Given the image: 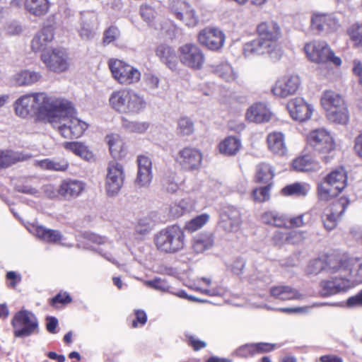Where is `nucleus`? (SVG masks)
Returning a JSON list of instances; mask_svg holds the SVG:
<instances>
[{
    "label": "nucleus",
    "instance_id": "nucleus-46",
    "mask_svg": "<svg viewBox=\"0 0 362 362\" xmlns=\"http://www.w3.org/2000/svg\"><path fill=\"white\" fill-rule=\"evenodd\" d=\"M209 219L210 216L208 214H202L186 222L185 229L189 233H194L203 228Z\"/></svg>",
    "mask_w": 362,
    "mask_h": 362
},
{
    "label": "nucleus",
    "instance_id": "nucleus-58",
    "mask_svg": "<svg viewBox=\"0 0 362 362\" xmlns=\"http://www.w3.org/2000/svg\"><path fill=\"white\" fill-rule=\"evenodd\" d=\"M144 284L160 291H167L169 288L166 282L160 279H156L151 281H145Z\"/></svg>",
    "mask_w": 362,
    "mask_h": 362
},
{
    "label": "nucleus",
    "instance_id": "nucleus-55",
    "mask_svg": "<svg viewBox=\"0 0 362 362\" xmlns=\"http://www.w3.org/2000/svg\"><path fill=\"white\" fill-rule=\"evenodd\" d=\"M250 350H255V354H262L265 352H269L274 350L276 345L275 344L269 343H257L252 346H247Z\"/></svg>",
    "mask_w": 362,
    "mask_h": 362
},
{
    "label": "nucleus",
    "instance_id": "nucleus-30",
    "mask_svg": "<svg viewBox=\"0 0 362 362\" xmlns=\"http://www.w3.org/2000/svg\"><path fill=\"white\" fill-rule=\"evenodd\" d=\"M346 103L344 98L332 90H325L320 96V105L325 114Z\"/></svg>",
    "mask_w": 362,
    "mask_h": 362
},
{
    "label": "nucleus",
    "instance_id": "nucleus-22",
    "mask_svg": "<svg viewBox=\"0 0 362 362\" xmlns=\"http://www.w3.org/2000/svg\"><path fill=\"white\" fill-rule=\"evenodd\" d=\"M345 209L346 206L344 202H337L325 210L322 221L324 226L327 230L335 228L339 218Z\"/></svg>",
    "mask_w": 362,
    "mask_h": 362
},
{
    "label": "nucleus",
    "instance_id": "nucleus-8",
    "mask_svg": "<svg viewBox=\"0 0 362 362\" xmlns=\"http://www.w3.org/2000/svg\"><path fill=\"white\" fill-rule=\"evenodd\" d=\"M304 52L308 59L315 64H327L332 62L339 66L341 59L336 57L329 45L325 41L313 40L306 43Z\"/></svg>",
    "mask_w": 362,
    "mask_h": 362
},
{
    "label": "nucleus",
    "instance_id": "nucleus-15",
    "mask_svg": "<svg viewBox=\"0 0 362 362\" xmlns=\"http://www.w3.org/2000/svg\"><path fill=\"white\" fill-rule=\"evenodd\" d=\"M197 40L208 49L218 51L224 46L226 35L217 28L206 27L199 32Z\"/></svg>",
    "mask_w": 362,
    "mask_h": 362
},
{
    "label": "nucleus",
    "instance_id": "nucleus-9",
    "mask_svg": "<svg viewBox=\"0 0 362 362\" xmlns=\"http://www.w3.org/2000/svg\"><path fill=\"white\" fill-rule=\"evenodd\" d=\"M108 66L112 77L119 84L129 86L137 83L141 76L140 71L134 66L124 61L110 59Z\"/></svg>",
    "mask_w": 362,
    "mask_h": 362
},
{
    "label": "nucleus",
    "instance_id": "nucleus-3",
    "mask_svg": "<svg viewBox=\"0 0 362 362\" xmlns=\"http://www.w3.org/2000/svg\"><path fill=\"white\" fill-rule=\"evenodd\" d=\"M258 40L247 42L244 46V54L246 57L252 54H267L274 60L281 58L282 51L278 44L281 37V29L279 25L273 21H264L257 26Z\"/></svg>",
    "mask_w": 362,
    "mask_h": 362
},
{
    "label": "nucleus",
    "instance_id": "nucleus-14",
    "mask_svg": "<svg viewBox=\"0 0 362 362\" xmlns=\"http://www.w3.org/2000/svg\"><path fill=\"white\" fill-rule=\"evenodd\" d=\"M286 109L291 118L298 122L310 120L315 110L314 106L302 97H295L289 100Z\"/></svg>",
    "mask_w": 362,
    "mask_h": 362
},
{
    "label": "nucleus",
    "instance_id": "nucleus-36",
    "mask_svg": "<svg viewBox=\"0 0 362 362\" xmlns=\"http://www.w3.org/2000/svg\"><path fill=\"white\" fill-rule=\"evenodd\" d=\"M105 141L109 146L111 155L115 158H119L124 155V143L121 136L117 134L106 136Z\"/></svg>",
    "mask_w": 362,
    "mask_h": 362
},
{
    "label": "nucleus",
    "instance_id": "nucleus-52",
    "mask_svg": "<svg viewBox=\"0 0 362 362\" xmlns=\"http://www.w3.org/2000/svg\"><path fill=\"white\" fill-rule=\"evenodd\" d=\"M120 36V31L116 26H110L103 33V42L109 45L116 41Z\"/></svg>",
    "mask_w": 362,
    "mask_h": 362
},
{
    "label": "nucleus",
    "instance_id": "nucleus-37",
    "mask_svg": "<svg viewBox=\"0 0 362 362\" xmlns=\"http://www.w3.org/2000/svg\"><path fill=\"white\" fill-rule=\"evenodd\" d=\"M95 18L94 15H83L81 28L78 30L79 35L83 40H90L95 35Z\"/></svg>",
    "mask_w": 362,
    "mask_h": 362
},
{
    "label": "nucleus",
    "instance_id": "nucleus-49",
    "mask_svg": "<svg viewBox=\"0 0 362 362\" xmlns=\"http://www.w3.org/2000/svg\"><path fill=\"white\" fill-rule=\"evenodd\" d=\"M21 160V156L15 152L0 151V167L6 168Z\"/></svg>",
    "mask_w": 362,
    "mask_h": 362
},
{
    "label": "nucleus",
    "instance_id": "nucleus-59",
    "mask_svg": "<svg viewBox=\"0 0 362 362\" xmlns=\"http://www.w3.org/2000/svg\"><path fill=\"white\" fill-rule=\"evenodd\" d=\"M144 81L150 90H156L159 87L160 79L153 74H146L144 76Z\"/></svg>",
    "mask_w": 362,
    "mask_h": 362
},
{
    "label": "nucleus",
    "instance_id": "nucleus-33",
    "mask_svg": "<svg viewBox=\"0 0 362 362\" xmlns=\"http://www.w3.org/2000/svg\"><path fill=\"white\" fill-rule=\"evenodd\" d=\"M84 189V185L78 180H64L62 182L59 193L64 197L71 198L78 196Z\"/></svg>",
    "mask_w": 362,
    "mask_h": 362
},
{
    "label": "nucleus",
    "instance_id": "nucleus-63",
    "mask_svg": "<svg viewBox=\"0 0 362 362\" xmlns=\"http://www.w3.org/2000/svg\"><path fill=\"white\" fill-rule=\"evenodd\" d=\"M303 217H304V215H300L296 217H292L290 218H288V228L289 227L299 228V227H302V226H305L306 223L304 221Z\"/></svg>",
    "mask_w": 362,
    "mask_h": 362
},
{
    "label": "nucleus",
    "instance_id": "nucleus-44",
    "mask_svg": "<svg viewBox=\"0 0 362 362\" xmlns=\"http://www.w3.org/2000/svg\"><path fill=\"white\" fill-rule=\"evenodd\" d=\"M36 165L44 170L64 171L69 166V163L64 159H45L36 162Z\"/></svg>",
    "mask_w": 362,
    "mask_h": 362
},
{
    "label": "nucleus",
    "instance_id": "nucleus-23",
    "mask_svg": "<svg viewBox=\"0 0 362 362\" xmlns=\"http://www.w3.org/2000/svg\"><path fill=\"white\" fill-rule=\"evenodd\" d=\"M137 165L138 172L135 182L139 187H146L152 180L151 160L147 156H139Z\"/></svg>",
    "mask_w": 362,
    "mask_h": 362
},
{
    "label": "nucleus",
    "instance_id": "nucleus-40",
    "mask_svg": "<svg viewBox=\"0 0 362 362\" xmlns=\"http://www.w3.org/2000/svg\"><path fill=\"white\" fill-rule=\"evenodd\" d=\"M33 233L40 240L47 243H59L63 239L59 231L47 229L42 226L34 227Z\"/></svg>",
    "mask_w": 362,
    "mask_h": 362
},
{
    "label": "nucleus",
    "instance_id": "nucleus-5",
    "mask_svg": "<svg viewBox=\"0 0 362 362\" xmlns=\"http://www.w3.org/2000/svg\"><path fill=\"white\" fill-rule=\"evenodd\" d=\"M326 270L329 274L339 273L349 281L351 288L362 283V257L346 255L330 256L327 258Z\"/></svg>",
    "mask_w": 362,
    "mask_h": 362
},
{
    "label": "nucleus",
    "instance_id": "nucleus-16",
    "mask_svg": "<svg viewBox=\"0 0 362 362\" xmlns=\"http://www.w3.org/2000/svg\"><path fill=\"white\" fill-rule=\"evenodd\" d=\"M14 327V335L16 337L30 336L37 327L35 315L27 310H22L16 313L12 320Z\"/></svg>",
    "mask_w": 362,
    "mask_h": 362
},
{
    "label": "nucleus",
    "instance_id": "nucleus-42",
    "mask_svg": "<svg viewBox=\"0 0 362 362\" xmlns=\"http://www.w3.org/2000/svg\"><path fill=\"white\" fill-rule=\"evenodd\" d=\"M310 190V186L305 182H295L284 187L281 192L285 196L304 197Z\"/></svg>",
    "mask_w": 362,
    "mask_h": 362
},
{
    "label": "nucleus",
    "instance_id": "nucleus-1",
    "mask_svg": "<svg viewBox=\"0 0 362 362\" xmlns=\"http://www.w3.org/2000/svg\"><path fill=\"white\" fill-rule=\"evenodd\" d=\"M59 134L65 139L81 136L88 125L74 116V108L70 101L59 97L47 121Z\"/></svg>",
    "mask_w": 362,
    "mask_h": 362
},
{
    "label": "nucleus",
    "instance_id": "nucleus-10",
    "mask_svg": "<svg viewBox=\"0 0 362 362\" xmlns=\"http://www.w3.org/2000/svg\"><path fill=\"white\" fill-rule=\"evenodd\" d=\"M307 140L315 151L322 155L323 160L328 163L329 157L326 154L331 153L336 147L332 134L324 128L315 129L309 132Z\"/></svg>",
    "mask_w": 362,
    "mask_h": 362
},
{
    "label": "nucleus",
    "instance_id": "nucleus-31",
    "mask_svg": "<svg viewBox=\"0 0 362 362\" xmlns=\"http://www.w3.org/2000/svg\"><path fill=\"white\" fill-rule=\"evenodd\" d=\"M25 10L35 17H42L49 9V0H23Z\"/></svg>",
    "mask_w": 362,
    "mask_h": 362
},
{
    "label": "nucleus",
    "instance_id": "nucleus-19",
    "mask_svg": "<svg viewBox=\"0 0 362 362\" xmlns=\"http://www.w3.org/2000/svg\"><path fill=\"white\" fill-rule=\"evenodd\" d=\"M41 59L46 67L51 71L62 73L66 71L69 66V59L64 51L54 49L51 51L44 52Z\"/></svg>",
    "mask_w": 362,
    "mask_h": 362
},
{
    "label": "nucleus",
    "instance_id": "nucleus-11",
    "mask_svg": "<svg viewBox=\"0 0 362 362\" xmlns=\"http://www.w3.org/2000/svg\"><path fill=\"white\" fill-rule=\"evenodd\" d=\"M178 58L186 67L192 70H201L205 64V54L196 44L186 43L178 49Z\"/></svg>",
    "mask_w": 362,
    "mask_h": 362
},
{
    "label": "nucleus",
    "instance_id": "nucleus-32",
    "mask_svg": "<svg viewBox=\"0 0 362 362\" xmlns=\"http://www.w3.org/2000/svg\"><path fill=\"white\" fill-rule=\"evenodd\" d=\"M269 292L272 297L282 300L300 299L302 296L296 289L284 285L272 286Z\"/></svg>",
    "mask_w": 362,
    "mask_h": 362
},
{
    "label": "nucleus",
    "instance_id": "nucleus-38",
    "mask_svg": "<svg viewBox=\"0 0 362 362\" xmlns=\"http://www.w3.org/2000/svg\"><path fill=\"white\" fill-rule=\"evenodd\" d=\"M332 123L344 125L349 122V112L346 103L325 114Z\"/></svg>",
    "mask_w": 362,
    "mask_h": 362
},
{
    "label": "nucleus",
    "instance_id": "nucleus-18",
    "mask_svg": "<svg viewBox=\"0 0 362 362\" xmlns=\"http://www.w3.org/2000/svg\"><path fill=\"white\" fill-rule=\"evenodd\" d=\"M170 9L174 16L188 27H194L198 24L199 18L192 7L182 0H173Z\"/></svg>",
    "mask_w": 362,
    "mask_h": 362
},
{
    "label": "nucleus",
    "instance_id": "nucleus-6",
    "mask_svg": "<svg viewBox=\"0 0 362 362\" xmlns=\"http://www.w3.org/2000/svg\"><path fill=\"white\" fill-rule=\"evenodd\" d=\"M154 243L162 252L175 253L184 248L185 235L180 227L172 226L158 232L154 237Z\"/></svg>",
    "mask_w": 362,
    "mask_h": 362
},
{
    "label": "nucleus",
    "instance_id": "nucleus-7",
    "mask_svg": "<svg viewBox=\"0 0 362 362\" xmlns=\"http://www.w3.org/2000/svg\"><path fill=\"white\" fill-rule=\"evenodd\" d=\"M347 175L343 168L331 172L318 186V195L322 200L327 201L337 197L346 186Z\"/></svg>",
    "mask_w": 362,
    "mask_h": 362
},
{
    "label": "nucleus",
    "instance_id": "nucleus-47",
    "mask_svg": "<svg viewBox=\"0 0 362 362\" xmlns=\"http://www.w3.org/2000/svg\"><path fill=\"white\" fill-rule=\"evenodd\" d=\"M216 74L222 79L227 82H233L237 78V73L228 63H221L218 64L216 69Z\"/></svg>",
    "mask_w": 362,
    "mask_h": 362
},
{
    "label": "nucleus",
    "instance_id": "nucleus-17",
    "mask_svg": "<svg viewBox=\"0 0 362 362\" xmlns=\"http://www.w3.org/2000/svg\"><path fill=\"white\" fill-rule=\"evenodd\" d=\"M176 163L186 171L198 170L202 164V154L194 147L186 146L180 149L175 158Z\"/></svg>",
    "mask_w": 362,
    "mask_h": 362
},
{
    "label": "nucleus",
    "instance_id": "nucleus-25",
    "mask_svg": "<svg viewBox=\"0 0 362 362\" xmlns=\"http://www.w3.org/2000/svg\"><path fill=\"white\" fill-rule=\"evenodd\" d=\"M42 79V74L39 71L30 69H22L12 76V82L19 87L31 86Z\"/></svg>",
    "mask_w": 362,
    "mask_h": 362
},
{
    "label": "nucleus",
    "instance_id": "nucleus-24",
    "mask_svg": "<svg viewBox=\"0 0 362 362\" xmlns=\"http://www.w3.org/2000/svg\"><path fill=\"white\" fill-rule=\"evenodd\" d=\"M240 214L237 209H228L221 216L220 227L226 233H235L240 226Z\"/></svg>",
    "mask_w": 362,
    "mask_h": 362
},
{
    "label": "nucleus",
    "instance_id": "nucleus-35",
    "mask_svg": "<svg viewBox=\"0 0 362 362\" xmlns=\"http://www.w3.org/2000/svg\"><path fill=\"white\" fill-rule=\"evenodd\" d=\"M292 169L298 172L315 170L319 168V164L310 156L303 155L296 157L291 163Z\"/></svg>",
    "mask_w": 362,
    "mask_h": 362
},
{
    "label": "nucleus",
    "instance_id": "nucleus-54",
    "mask_svg": "<svg viewBox=\"0 0 362 362\" xmlns=\"http://www.w3.org/2000/svg\"><path fill=\"white\" fill-rule=\"evenodd\" d=\"M327 259L326 260V262H324L323 260L320 259H316L313 261H311L308 265V272L310 274H317L321 270L324 269L325 272L329 273L326 270V265H327Z\"/></svg>",
    "mask_w": 362,
    "mask_h": 362
},
{
    "label": "nucleus",
    "instance_id": "nucleus-34",
    "mask_svg": "<svg viewBox=\"0 0 362 362\" xmlns=\"http://www.w3.org/2000/svg\"><path fill=\"white\" fill-rule=\"evenodd\" d=\"M307 238V233L303 230H293L286 234L284 237V234L281 232H277L274 235V240L276 244H282L287 243L289 244H300L303 243Z\"/></svg>",
    "mask_w": 362,
    "mask_h": 362
},
{
    "label": "nucleus",
    "instance_id": "nucleus-43",
    "mask_svg": "<svg viewBox=\"0 0 362 362\" xmlns=\"http://www.w3.org/2000/svg\"><path fill=\"white\" fill-rule=\"evenodd\" d=\"M63 147L73 152L75 155L80 156L86 160H89L92 158L93 155L88 150V147L83 143L73 141V142H64L63 143Z\"/></svg>",
    "mask_w": 362,
    "mask_h": 362
},
{
    "label": "nucleus",
    "instance_id": "nucleus-57",
    "mask_svg": "<svg viewBox=\"0 0 362 362\" xmlns=\"http://www.w3.org/2000/svg\"><path fill=\"white\" fill-rule=\"evenodd\" d=\"M140 12L142 18L148 23H151L155 18L156 12L154 9L149 6H142Z\"/></svg>",
    "mask_w": 362,
    "mask_h": 362
},
{
    "label": "nucleus",
    "instance_id": "nucleus-27",
    "mask_svg": "<svg viewBox=\"0 0 362 362\" xmlns=\"http://www.w3.org/2000/svg\"><path fill=\"white\" fill-rule=\"evenodd\" d=\"M312 27L319 31H334L339 27L338 21L331 15L316 13L312 17Z\"/></svg>",
    "mask_w": 362,
    "mask_h": 362
},
{
    "label": "nucleus",
    "instance_id": "nucleus-26",
    "mask_svg": "<svg viewBox=\"0 0 362 362\" xmlns=\"http://www.w3.org/2000/svg\"><path fill=\"white\" fill-rule=\"evenodd\" d=\"M267 143L269 150L274 154L280 157L284 156L288 153L284 134L280 132L269 133L267 137Z\"/></svg>",
    "mask_w": 362,
    "mask_h": 362
},
{
    "label": "nucleus",
    "instance_id": "nucleus-4",
    "mask_svg": "<svg viewBox=\"0 0 362 362\" xmlns=\"http://www.w3.org/2000/svg\"><path fill=\"white\" fill-rule=\"evenodd\" d=\"M110 107L117 113L134 116L143 111L146 100L139 93L127 88L113 90L108 98Z\"/></svg>",
    "mask_w": 362,
    "mask_h": 362
},
{
    "label": "nucleus",
    "instance_id": "nucleus-48",
    "mask_svg": "<svg viewBox=\"0 0 362 362\" xmlns=\"http://www.w3.org/2000/svg\"><path fill=\"white\" fill-rule=\"evenodd\" d=\"M194 132L192 120L187 117H181L177 121V132L180 136H189Z\"/></svg>",
    "mask_w": 362,
    "mask_h": 362
},
{
    "label": "nucleus",
    "instance_id": "nucleus-62",
    "mask_svg": "<svg viewBox=\"0 0 362 362\" xmlns=\"http://www.w3.org/2000/svg\"><path fill=\"white\" fill-rule=\"evenodd\" d=\"M6 32L11 35H17L23 32V28L18 23L11 22L7 25Z\"/></svg>",
    "mask_w": 362,
    "mask_h": 362
},
{
    "label": "nucleus",
    "instance_id": "nucleus-53",
    "mask_svg": "<svg viewBox=\"0 0 362 362\" xmlns=\"http://www.w3.org/2000/svg\"><path fill=\"white\" fill-rule=\"evenodd\" d=\"M269 192V186L257 188L252 191V197L255 202H264L269 200L270 197Z\"/></svg>",
    "mask_w": 362,
    "mask_h": 362
},
{
    "label": "nucleus",
    "instance_id": "nucleus-51",
    "mask_svg": "<svg viewBox=\"0 0 362 362\" xmlns=\"http://www.w3.org/2000/svg\"><path fill=\"white\" fill-rule=\"evenodd\" d=\"M122 125L127 131L136 133H143L148 127V124L146 122H130L127 119L123 120Z\"/></svg>",
    "mask_w": 362,
    "mask_h": 362
},
{
    "label": "nucleus",
    "instance_id": "nucleus-21",
    "mask_svg": "<svg viewBox=\"0 0 362 362\" xmlns=\"http://www.w3.org/2000/svg\"><path fill=\"white\" fill-rule=\"evenodd\" d=\"M272 113L264 103H255L246 111L245 119L250 122L262 124L270 121Z\"/></svg>",
    "mask_w": 362,
    "mask_h": 362
},
{
    "label": "nucleus",
    "instance_id": "nucleus-56",
    "mask_svg": "<svg viewBox=\"0 0 362 362\" xmlns=\"http://www.w3.org/2000/svg\"><path fill=\"white\" fill-rule=\"evenodd\" d=\"M272 225L275 227L288 228V217L282 214L274 211Z\"/></svg>",
    "mask_w": 362,
    "mask_h": 362
},
{
    "label": "nucleus",
    "instance_id": "nucleus-28",
    "mask_svg": "<svg viewBox=\"0 0 362 362\" xmlns=\"http://www.w3.org/2000/svg\"><path fill=\"white\" fill-rule=\"evenodd\" d=\"M54 38L53 29L45 27L38 31L31 41V49L37 52L43 51Z\"/></svg>",
    "mask_w": 362,
    "mask_h": 362
},
{
    "label": "nucleus",
    "instance_id": "nucleus-50",
    "mask_svg": "<svg viewBox=\"0 0 362 362\" xmlns=\"http://www.w3.org/2000/svg\"><path fill=\"white\" fill-rule=\"evenodd\" d=\"M351 40L357 47H362V24L355 23L349 29Z\"/></svg>",
    "mask_w": 362,
    "mask_h": 362
},
{
    "label": "nucleus",
    "instance_id": "nucleus-13",
    "mask_svg": "<svg viewBox=\"0 0 362 362\" xmlns=\"http://www.w3.org/2000/svg\"><path fill=\"white\" fill-rule=\"evenodd\" d=\"M124 179L122 165L115 160L110 161L107 168L105 190L108 196H115L120 191Z\"/></svg>",
    "mask_w": 362,
    "mask_h": 362
},
{
    "label": "nucleus",
    "instance_id": "nucleus-39",
    "mask_svg": "<svg viewBox=\"0 0 362 362\" xmlns=\"http://www.w3.org/2000/svg\"><path fill=\"white\" fill-rule=\"evenodd\" d=\"M241 146L242 144L238 138L228 136L219 144L218 150L221 154L234 156L240 151Z\"/></svg>",
    "mask_w": 362,
    "mask_h": 362
},
{
    "label": "nucleus",
    "instance_id": "nucleus-2",
    "mask_svg": "<svg viewBox=\"0 0 362 362\" xmlns=\"http://www.w3.org/2000/svg\"><path fill=\"white\" fill-rule=\"evenodd\" d=\"M59 97L46 92H32L21 95L13 103L15 114L23 119L37 117L47 122Z\"/></svg>",
    "mask_w": 362,
    "mask_h": 362
},
{
    "label": "nucleus",
    "instance_id": "nucleus-61",
    "mask_svg": "<svg viewBox=\"0 0 362 362\" xmlns=\"http://www.w3.org/2000/svg\"><path fill=\"white\" fill-rule=\"evenodd\" d=\"M88 247L92 250H96L95 245L103 244L105 242V239L96 234L88 235Z\"/></svg>",
    "mask_w": 362,
    "mask_h": 362
},
{
    "label": "nucleus",
    "instance_id": "nucleus-60",
    "mask_svg": "<svg viewBox=\"0 0 362 362\" xmlns=\"http://www.w3.org/2000/svg\"><path fill=\"white\" fill-rule=\"evenodd\" d=\"M163 187L165 189L170 193L175 192L178 188V184L174 180V177H166L163 180Z\"/></svg>",
    "mask_w": 362,
    "mask_h": 362
},
{
    "label": "nucleus",
    "instance_id": "nucleus-12",
    "mask_svg": "<svg viewBox=\"0 0 362 362\" xmlns=\"http://www.w3.org/2000/svg\"><path fill=\"white\" fill-rule=\"evenodd\" d=\"M301 85V79L296 74H288L279 77L272 87L274 95L286 98L295 95Z\"/></svg>",
    "mask_w": 362,
    "mask_h": 362
},
{
    "label": "nucleus",
    "instance_id": "nucleus-29",
    "mask_svg": "<svg viewBox=\"0 0 362 362\" xmlns=\"http://www.w3.org/2000/svg\"><path fill=\"white\" fill-rule=\"evenodd\" d=\"M214 245V235L211 233H202L196 235L192 240V249L195 253H203L210 250Z\"/></svg>",
    "mask_w": 362,
    "mask_h": 362
},
{
    "label": "nucleus",
    "instance_id": "nucleus-64",
    "mask_svg": "<svg viewBox=\"0 0 362 362\" xmlns=\"http://www.w3.org/2000/svg\"><path fill=\"white\" fill-rule=\"evenodd\" d=\"M346 304L348 307L362 306V290L356 296L349 298Z\"/></svg>",
    "mask_w": 362,
    "mask_h": 362
},
{
    "label": "nucleus",
    "instance_id": "nucleus-41",
    "mask_svg": "<svg viewBox=\"0 0 362 362\" xmlns=\"http://www.w3.org/2000/svg\"><path fill=\"white\" fill-rule=\"evenodd\" d=\"M156 54L170 69H173L175 67L177 57L170 47L160 45L156 48Z\"/></svg>",
    "mask_w": 362,
    "mask_h": 362
},
{
    "label": "nucleus",
    "instance_id": "nucleus-45",
    "mask_svg": "<svg viewBox=\"0 0 362 362\" xmlns=\"http://www.w3.org/2000/svg\"><path fill=\"white\" fill-rule=\"evenodd\" d=\"M274 175L272 167L267 163H260L257 165L255 179L258 182L267 183Z\"/></svg>",
    "mask_w": 362,
    "mask_h": 362
},
{
    "label": "nucleus",
    "instance_id": "nucleus-20",
    "mask_svg": "<svg viewBox=\"0 0 362 362\" xmlns=\"http://www.w3.org/2000/svg\"><path fill=\"white\" fill-rule=\"evenodd\" d=\"M332 274L334 276L320 282V292L322 296L335 295L351 288L349 281L346 280L344 276L339 275V273Z\"/></svg>",
    "mask_w": 362,
    "mask_h": 362
}]
</instances>
